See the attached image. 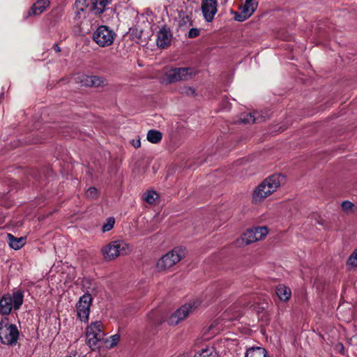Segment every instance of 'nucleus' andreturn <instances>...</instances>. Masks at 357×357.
<instances>
[{"label":"nucleus","instance_id":"7ed1b4c3","mask_svg":"<svg viewBox=\"0 0 357 357\" xmlns=\"http://www.w3.org/2000/svg\"><path fill=\"white\" fill-rule=\"evenodd\" d=\"M19 337V331L15 324L9 323L7 317L0 320V341L7 345L17 343Z\"/></svg>","mask_w":357,"mask_h":357},{"label":"nucleus","instance_id":"412c9836","mask_svg":"<svg viewBox=\"0 0 357 357\" xmlns=\"http://www.w3.org/2000/svg\"><path fill=\"white\" fill-rule=\"evenodd\" d=\"M162 133L155 130H151L147 133V140L153 144H157L160 142L162 139Z\"/></svg>","mask_w":357,"mask_h":357},{"label":"nucleus","instance_id":"1a4fd4ad","mask_svg":"<svg viewBox=\"0 0 357 357\" xmlns=\"http://www.w3.org/2000/svg\"><path fill=\"white\" fill-rule=\"evenodd\" d=\"M116 37L114 31L107 26H100L93 33V39L100 47L111 45Z\"/></svg>","mask_w":357,"mask_h":357},{"label":"nucleus","instance_id":"c9c22d12","mask_svg":"<svg viewBox=\"0 0 357 357\" xmlns=\"http://www.w3.org/2000/svg\"><path fill=\"white\" fill-rule=\"evenodd\" d=\"M186 20H188V15H186V16H185V17H183V18L182 19V22H183L184 23H185V22H186Z\"/></svg>","mask_w":357,"mask_h":357},{"label":"nucleus","instance_id":"6ab92c4d","mask_svg":"<svg viewBox=\"0 0 357 357\" xmlns=\"http://www.w3.org/2000/svg\"><path fill=\"white\" fill-rule=\"evenodd\" d=\"M275 292L278 298L282 301H288L291 296L290 289L282 284L276 287Z\"/></svg>","mask_w":357,"mask_h":357},{"label":"nucleus","instance_id":"c85d7f7f","mask_svg":"<svg viewBox=\"0 0 357 357\" xmlns=\"http://www.w3.org/2000/svg\"><path fill=\"white\" fill-rule=\"evenodd\" d=\"M91 75H82L80 78V82L86 86H91Z\"/></svg>","mask_w":357,"mask_h":357},{"label":"nucleus","instance_id":"393cba45","mask_svg":"<svg viewBox=\"0 0 357 357\" xmlns=\"http://www.w3.org/2000/svg\"><path fill=\"white\" fill-rule=\"evenodd\" d=\"M77 15H80L81 13L84 12L86 8L85 0H77L75 3Z\"/></svg>","mask_w":357,"mask_h":357},{"label":"nucleus","instance_id":"f704fd0d","mask_svg":"<svg viewBox=\"0 0 357 357\" xmlns=\"http://www.w3.org/2000/svg\"><path fill=\"white\" fill-rule=\"evenodd\" d=\"M131 143H132V145L136 149L140 147V146H141V142H140L139 138L132 139Z\"/></svg>","mask_w":357,"mask_h":357},{"label":"nucleus","instance_id":"7c9ffc66","mask_svg":"<svg viewBox=\"0 0 357 357\" xmlns=\"http://www.w3.org/2000/svg\"><path fill=\"white\" fill-rule=\"evenodd\" d=\"M182 93L186 96H194L195 94V90L191 86H185L182 89Z\"/></svg>","mask_w":357,"mask_h":357},{"label":"nucleus","instance_id":"f3484780","mask_svg":"<svg viewBox=\"0 0 357 357\" xmlns=\"http://www.w3.org/2000/svg\"><path fill=\"white\" fill-rule=\"evenodd\" d=\"M111 0H91V10L95 14L102 13Z\"/></svg>","mask_w":357,"mask_h":357},{"label":"nucleus","instance_id":"2eb2a0df","mask_svg":"<svg viewBox=\"0 0 357 357\" xmlns=\"http://www.w3.org/2000/svg\"><path fill=\"white\" fill-rule=\"evenodd\" d=\"M265 116L260 114L259 112L245 114L241 117V121L244 123H255L264 121Z\"/></svg>","mask_w":357,"mask_h":357},{"label":"nucleus","instance_id":"2f4dec72","mask_svg":"<svg viewBox=\"0 0 357 357\" xmlns=\"http://www.w3.org/2000/svg\"><path fill=\"white\" fill-rule=\"evenodd\" d=\"M109 339L110 340L108 342H110V346L112 347L116 346L119 342L120 340V335L118 334H115L114 335L110 336Z\"/></svg>","mask_w":357,"mask_h":357},{"label":"nucleus","instance_id":"0eeeda50","mask_svg":"<svg viewBox=\"0 0 357 357\" xmlns=\"http://www.w3.org/2000/svg\"><path fill=\"white\" fill-rule=\"evenodd\" d=\"M197 73L192 68H174L165 73V80L167 83H174L181 81H188Z\"/></svg>","mask_w":357,"mask_h":357},{"label":"nucleus","instance_id":"4be33fe9","mask_svg":"<svg viewBox=\"0 0 357 357\" xmlns=\"http://www.w3.org/2000/svg\"><path fill=\"white\" fill-rule=\"evenodd\" d=\"M194 357H218V354L213 347H206L196 354Z\"/></svg>","mask_w":357,"mask_h":357},{"label":"nucleus","instance_id":"dca6fc26","mask_svg":"<svg viewBox=\"0 0 357 357\" xmlns=\"http://www.w3.org/2000/svg\"><path fill=\"white\" fill-rule=\"evenodd\" d=\"M50 5L48 0H39L35 3L29 12V15H38L41 14Z\"/></svg>","mask_w":357,"mask_h":357},{"label":"nucleus","instance_id":"9d476101","mask_svg":"<svg viewBox=\"0 0 357 357\" xmlns=\"http://www.w3.org/2000/svg\"><path fill=\"white\" fill-rule=\"evenodd\" d=\"M100 321L92 322L86 330V342L89 347L94 349L98 342L103 339L104 333L102 331Z\"/></svg>","mask_w":357,"mask_h":357},{"label":"nucleus","instance_id":"39448f33","mask_svg":"<svg viewBox=\"0 0 357 357\" xmlns=\"http://www.w3.org/2000/svg\"><path fill=\"white\" fill-rule=\"evenodd\" d=\"M130 251V245L123 241H112L102 248V254L106 260H113Z\"/></svg>","mask_w":357,"mask_h":357},{"label":"nucleus","instance_id":"aec40b11","mask_svg":"<svg viewBox=\"0 0 357 357\" xmlns=\"http://www.w3.org/2000/svg\"><path fill=\"white\" fill-rule=\"evenodd\" d=\"M245 357H268L266 351L262 347H252L247 350Z\"/></svg>","mask_w":357,"mask_h":357},{"label":"nucleus","instance_id":"a211bd4d","mask_svg":"<svg viewBox=\"0 0 357 357\" xmlns=\"http://www.w3.org/2000/svg\"><path fill=\"white\" fill-rule=\"evenodd\" d=\"M7 238L10 247L16 250L22 248L26 243L25 237L16 238L13 234H8Z\"/></svg>","mask_w":357,"mask_h":357},{"label":"nucleus","instance_id":"f8f14e48","mask_svg":"<svg viewBox=\"0 0 357 357\" xmlns=\"http://www.w3.org/2000/svg\"><path fill=\"white\" fill-rule=\"evenodd\" d=\"M201 10L204 20L208 22H211L218 12L217 0H202Z\"/></svg>","mask_w":357,"mask_h":357},{"label":"nucleus","instance_id":"b1692460","mask_svg":"<svg viewBox=\"0 0 357 357\" xmlns=\"http://www.w3.org/2000/svg\"><path fill=\"white\" fill-rule=\"evenodd\" d=\"M219 331V328H215V326L213 324H211L204 333V340H208L211 338L213 335L218 333Z\"/></svg>","mask_w":357,"mask_h":357},{"label":"nucleus","instance_id":"bb28decb","mask_svg":"<svg viewBox=\"0 0 357 357\" xmlns=\"http://www.w3.org/2000/svg\"><path fill=\"white\" fill-rule=\"evenodd\" d=\"M115 220L114 218H109L107 219V222L102 225V230L103 232L110 231L114 225Z\"/></svg>","mask_w":357,"mask_h":357},{"label":"nucleus","instance_id":"5701e85b","mask_svg":"<svg viewBox=\"0 0 357 357\" xmlns=\"http://www.w3.org/2000/svg\"><path fill=\"white\" fill-rule=\"evenodd\" d=\"M143 198L147 203L153 204L158 199V195L155 191H148L144 194Z\"/></svg>","mask_w":357,"mask_h":357},{"label":"nucleus","instance_id":"473e14b6","mask_svg":"<svg viewBox=\"0 0 357 357\" xmlns=\"http://www.w3.org/2000/svg\"><path fill=\"white\" fill-rule=\"evenodd\" d=\"M354 206V205L353 204V203H351L349 201H344L342 203V210L347 212L351 210Z\"/></svg>","mask_w":357,"mask_h":357},{"label":"nucleus","instance_id":"4468645a","mask_svg":"<svg viewBox=\"0 0 357 357\" xmlns=\"http://www.w3.org/2000/svg\"><path fill=\"white\" fill-rule=\"evenodd\" d=\"M172 40V34L166 28L161 29L157 33L156 44L160 48H166Z\"/></svg>","mask_w":357,"mask_h":357},{"label":"nucleus","instance_id":"72a5a7b5","mask_svg":"<svg viewBox=\"0 0 357 357\" xmlns=\"http://www.w3.org/2000/svg\"><path fill=\"white\" fill-rule=\"evenodd\" d=\"M199 34V30L195 28H192L189 32H188V37L189 38H195L198 36Z\"/></svg>","mask_w":357,"mask_h":357},{"label":"nucleus","instance_id":"423d86ee","mask_svg":"<svg viewBox=\"0 0 357 357\" xmlns=\"http://www.w3.org/2000/svg\"><path fill=\"white\" fill-rule=\"evenodd\" d=\"M268 233L266 227H256L248 229L236 241L238 246H244L252 243L261 241L264 238Z\"/></svg>","mask_w":357,"mask_h":357},{"label":"nucleus","instance_id":"f03ea898","mask_svg":"<svg viewBox=\"0 0 357 357\" xmlns=\"http://www.w3.org/2000/svg\"><path fill=\"white\" fill-rule=\"evenodd\" d=\"M24 294L20 290H17L12 295L6 294L0 299V314L8 315L12 310L13 307L15 310L20 309L23 303Z\"/></svg>","mask_w":357,"mask_h":357},{"label":"nucleus","instance_id":"ddd939ff","mask_svg":"<svg viewBox=\"0 0 357 357\" xmlns=\"http://www.w3.org/2000/svg\"><path fill=\"white\" fill-rule=\"evenodd\" d=\"M258 3L257 1L245 0V3L241 6V12L236 13L235 20L238 22H243L252 15L257 9Z\"/></svg>","mask_w":357,"mask_h":357},{"label":"nucleus","instance_id":"20e7f679","mask_svg":"<svg viewBox=\"0 0 357 357\" xmlns=\"http://www.w3.org/2000/svg\"><path fill=\"white\" fill-rule=\"evenodd\" d=\"M200 305L197 299L190 301L177 309L167 319L169 326H176L185 320Z\"/></svg>","mask_w":357,"mask_h":357},{"label":"nucleus","instance_id":"c756f323","mask_svg":"<svg viewBox=\"0 0 357 357\" xmlns=\"http://www.w3.org/2000/svg\"><path fill=\"white\" fill-rule=\"evenodd\" d=\"M98 191L96 188H89L86 192V196L90 199H94L97 197Z\"/></svg>","mask_w":357,"mask_h":357},{"label":"nucleus","instance_id":"9b49d317","mask_svg":"<svg viewBox=\"0 0 357 357\" xmlns=\"http://www.w3.org/2000/svg\"><path fill=\"white\" fill-rule=\"evenodd\" d=\"M92 297L89 294L82 296L76 304L77 317L81 321L87 322L90 313Z\"/></svg>","mask_w":357,"mask_h":357},{"label":"nucleus","instance_id":"a878e982","mask_svg":"<svg viewBox=\"0 0 357 357\" xmlns=\"http://www.w3.org/2000/svg\"><path fill=\"white\" fill-rule=\"evenodd\" d=\"M91 86H94V87H98V86H103L105 85V79L101 77H99V76H96V75H91Z\"/></svg>","mask_w":357,"mask_h":357},{"label":"nucleus","instance_id":"e433bc0d","mask_svg":"<svg viewBox=\"0 0 357 357\" xmlns=\"http://www.w3.org/2000/svg\"><path fill=\"white\" fill-rule=\"evenodd\" d=\"M55 50L57 52H60V49H59V47L58 46H56Z\"/></svg>","mask_w":357,"mask_h":357},{"label":"nucleus","instance_id":"f257e3e1","mask_svg":"<svg viewBox=\"0 0 357 357\" xmlns=\"http://www.w3.org/2000/svg\"><path fill=\"white\" fill-rule=\"evenodd\" d=\"M286 178L282 174H273L264 179L255 190L252 199L255 203L261 202L265 198L276 191L285 183Z\"/></svg>","mask_w":357,"mask_h":357},{"label":"nucleus","instance_id":"6e6552de","mask_svg":"<svg viewBox=\"0 0 357 357\" xmlns=\"http://www.w3.org/2000/svg\"><path fill=\"white\" fill-rule=\"evenodd\" d=\"M184 257V252L180 248H176L162 257L156 264V268L162 271L169 269Z\"/></svg>","mask_w":357,"mask_h":357},{"label":"nucleus","instance_id":"cd10ccee","mask_svg":"<svg viewBox=\"0 0 357 357\" xmlns=\"http://www.w3.org/2000/svg\"><path fill=\"white\" fill-rule=\"evenodd\" d=\"M347 264L353 267H357V249L349 256L347 260Z\"/></svg>","mask_w":357,"mask_h":357}]
</instances>
